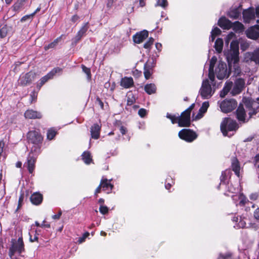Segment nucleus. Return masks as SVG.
<instances>
[{
  "label": "nucleus",
  "mask_w": 259,
  "mask_h": 259,
  "mask_svg": "<svg viewBox=\"0 0 259 259\" xmlns=\"http://www.w3.org/2000/svg\"><path fill=\"white\" fill-rule=\"evenodd\" d=\"M166 117L171 120L172 123H178V116L175 115H171L168 113L166 115Z\"/></svg>",
  "instance_id": "obj_39"
},
{
  "label": "nucleus",
  "mask_w": 259,
  "mask_h": 259,
  "mask_svg": "<svg viewBox=\"0 0 259 259\" xmlns=\"http://www.w3.org/2000/svg\"><path fill=\"white\" fill-rule=\"evenodd\" d=\"M101 186L100 185L95 190V194H97L100 192Z\"/></svg>",
  "instance_id": "obj_59"
},
{
  "label": "nucleus",
  "mask_w": 259,
  "mask_h": 259,
  "mask_svg": "<svg viewBox=\"0 0 259 259\" xmlns=\"http://www.w3.org/2000/svg\"><path fill=\"white\" fill-rule=\"evenodd\" d=\"M168 5L167 0H157L156 6H160L163 8H165Z\"/></svg>",
  "instance_id": "obj_37"
},
{
  "label": "nucleus",
  "mask_w": 259,
  "mask_h": 259,
  "mask_svg": "<svg viewBox=\"0 0 259 259\" xmlns=\"http://www.w3.org/2000/svg\"><path fill=\"white\" fill-rule=\"evenodd\" d=\"M8 28L7 26H3L0 29V36L1 38L5 37L8 33Z\"/></svg>",
  "instance_id": "obj_36"
},
{
  "label": "nucleus",
  "mask_w": 259,
  "mask_h": 259,
  "mask_svg": "<svg viewBox=\"0 0 259 259\" xmlns=\"http://www.w3.org/2000/svg\"><path fill=\"white\" fill-rule=\"evenodd\" d=\"M238 128L236 121L230 118H225L221 124V131L225 136H227L228 131H236Z\"/></svg>",
  "instance_id": "obj_4"
},
{
  "label": "nucleus",
  "mask_w": 259,
  "mask_h": 259,
  "mask_svg": "<svg viewBox=\"0 0 259 259\" xmlns=\"http://www.w3.org/2000/svg\"><path fill=\"white\" fill-rule=\"evenodd\" d=\"M191 124L190 114L183 111L178 116V125L180 127H188Z\"/></svg>",
  "instance_id": "obj_12"
},
{
  "label": "nucleus",
  "mask_w": 259,
  "mask_h": 259,
  "mask_svg": "<svg viewBox=\"0 0 259 259\" xmlns=\"http://www.w3.org/2000/svg\"><path fill=\"white\" fill-rule=\"evenodd\" d=\"M155 47L157 50H160L161 48V45L159 43H156L155 44Z\"/></svg>",
  "instance_id": "obj_61"
},
{
  "label": "nucleus",
  "mask_w": 259,
  "mask_h": 259,
  "mask_svg": "<svg viewBox=\"0 0 259 259\" xmlns=\"http://www.w3.org/2000/svg\"><path fill=\"white\" fill-rule=\"evenodd\" d=\"M215 73L219 79H223L229 76L226 64L221 61L219 63L218 67L215 69Z\"/></svg>",
  "instance_id": "obj_9"
},
{
  "label": "nucleus",
  "mask_w": 259,
  "mask_h": 259,
  "mask_svg": "<svg viewBox=\"0 0 259 259\" xmlns=\"http://www.w3.org/2000/svg\"><path fill=\"white\" fill-rule=\"evenodd\" d=\"M245 85V80L241 78H238L235 81L234 87L231 91L233 95H236L240 94Z\"/></svg>",
  "instance_id": "obj_14"
},
{
  "label": "nucleus",
  "mask_w": 259,
  "mask_h": 259,
  "mask_svg": "<svg viewBox=\"0 0 259 259\" xmlns=\"http://www.w3.org/2000/svg\"><path fill=\"white\" fill-rule=\"evenodd\" d=\"M89 28L88 23H84L80 29L78 31L76 35L72 39L73 44H76L85 34Z\"/></svg>",
  "instance_id": "obj_17"
},
{
  "label": "nucleus",
  "mask_w": 259,
  "mask_h": 259,
  "mask_svg": "<svg viewBox=\"0 0 259 259\" xmlns=\"http://www.w3.org/2000/svg\"><path fill=\"white\" fill-rule=\"evenodd\" d=\"M83 71L87 75L88 78L90 79L91 77V70L89 68L86 67L84 65H82Z\"/></svg>",
  "instance_id": "obj_41"
},
{
  "label": "nucleus",
  "mask_w": 259,
  "mask_h": 259,
  "mask_svg": "<svg viewBox=\"0 0 259 259\" xmlns=\"http://www.w3.org/2000/svg\"><path fill=\"white\" fill-rule=\"evenodd\" d=\"M23 199H24V195L23 194H21L19 198L18 204V207L16 209V211H18V209L21 207Z\"/></svg>",
  "instance_id": "obj_43"
},
{
  "label": "nucleus",
  "mask_w": 259,
  "mask_h": 259,
  "mask_svg": "<svg viewBox=\"0 0 259 259\" xmlns=\"http://www.w3.org/2000/svg\"><path fill=\"white\" fill-rule=\"evenodd\" d=\"M240 10L239 8L234 9L229 13V16L231 18L237 19L240 15Z\"/></svg>",
  "instance_id": "obj_33"
},
{
  "label": "nucleus",
  "mask_w": 259,
  "mask_h": 259,
  "mask_svg": "<svg viewBox=\"0 0 259 259\" xmlns=\"http://www.w3.org/2000/svg\"><path fill=\"white\" fill-rule=\"evenodd\" d=\"M101 127L97 123L94 124L91 127V137L94 139H98L100 137Z\"/></svg>",
  "instance_id": "obj_22"
},
{
  "label": "nucleus",
  "mask_w": 259,
  "mask_h": 259,
  "mask_svg": "<svg viewBox=\"0 0 259 259\" xmlns=\"http://www.w3.org/2000/svg\"><path fill=\"white\" fill-rule=\"evenodd\" d=\"M30 199L32 203L38 205L42 200V196L39 193H34L31 196Z\"/></svg>",
  "instance_id": "obj_25"
},
{
  "label": "nucleus",
  "mask_w": 259,
  "mask_h": 259,
  "mask_svg": "<svg viewBox=\"0 0 259 259\" xmlns=\"http://www.w3.org/2000/svg\"><path fill=\"white\" fill-rule=\"evenodd\" d=\"M225 55L227 60L229 68L231 70L234 69L236 73H239L240 69L238 66L239 60V46L235 42H232L230 45V49L225 51Z\"/></svg>",
  "instance_id": "obj_2"
},
{
  "label": "nucleus",
  "mask_w": 259,
  "mask_h": 259,
  "mask_svg": "<svg viewBox=\"0 0 259 259\" xmlns=\"http://www.w3.org/2000/svg\"><path fill=\"white\" fill-rule=\"evenodd\" d=\"M38 239V237L37 236H35L33 239H32L31 237L30 238V240L31 242H34L35 241H37Z\"/></svg>",
  "instance_id": "obj_63"
},
{
  "label": "nucleus",
  "mask_w": 259,
  "mask_h": 259,
  "mask_svg": "<svg viewBox=\"0 0 259 259\" xmlns=\"http://www.w3.org/2000/svg\"><path fill=\"white\" fill-rule=\"evenodd\" d=\"M246 35L248 38L256 39L259 38V25H255L251 27L246 31Z\"/></svg>",
  "instance_id": "obj_16"
},
{
  "label": "nucleus",
  "mask_w": 259,
  "mask_h": 259,
  "mask_svg": "<svg viewBox=\"0 0 259 259\" xmlns=\"http://www.w3.org/2000/svg\"><path fill=\"white\" fill-rule=\"evenodd\" d=\"M89 235V233H88V232H87L85 234H84L83 237L82 238L80 239V240H79L80 242H82L84 240V239L86 237H87Z\"/></svg>",
  "instance_id": "obj_55"
},
{
  "label": "nucleus",
  "mask_w": 259,
  "mask_h": 259,
  "mask_svg": "<svg viewBox=\"0 0 259 259\" xmlns=\"http://www.w3.org/2000/svg\"><path fill=\"white\" fill-rule=\"evenodd\" d=\"M32 18H33V16L31 14L30 15H25L24 17H23L21 18V22H25L27 20H31L32 19Z\"/></svg>",
  "instance_id": "obj_46"
},
{
  "label": "nucleus",
  "mask_w": 259,
  "mask_h": 259,
  "mask_svg": "<svg viewBox=\"0 0 259 259\" xmlns=\"http://www.w3.org/2000/svg\"><path fill=\"white\" fill-rule=\"evenodd\" d=\"M235 28H236L238 30H242L243 29V25L241 23L237 21L235 22L234 24Z\"/></svg>",
  "instance_id": "obj_44"
},
{
  "label": "nucleus",
  "mask_w": 259,
  "mask_h": 259,
  "mask_svg": "<svg viewBox=\"0 0 259 259\" xmlns=\"http://www.w3.org/2000/svg\"><path fill=\"white\" fill-rule=\"evenodd\" d=\"M21 166H22V163H21V162L18 161V162H17V163H16V166H17V167L20 168V167H21Z\"/></svg>",
  "instance_id": "obj_64"
},
{
  "label": "nucleus",
  "mask_w": 259,
  "mask_h": 259,
  "mask_svg": "<svg viewBox=\"0 0 259 259\" xmlns=\"http://www.w3.org/2000/svg\"><path fill=\"white\" fill-rule=\"evenodd\" d=\"M35 161L36 158L33 156H32L31 153H30L27 157V166L29 172L31 174L33 171Z\"/></svg>",
  "instance_id": "obj_21"
},
{
  "label": "nucleus",
  "mask_w": 259,
  "mask_h": 259,
  "mask_svg": "<svg viewBox=\"0 0 259 259\" xmlns=\"http://www.w3.org/2000/svg\"><path fill=\"white\" fill-rule=\"evenodd\" d=\"M56 135V132L52 129L49 130L47 133V138L49 140H52Z\"/></svg>",
  "instance_id": "obj_38"
},
{
  "label": "nucleus",
  "mask_w": 259,
  "mask_h": 259,
  "mask_svg": "<svg viewBox=\"0 0 259 259\" xmlns=\"http://www.w3.org/2000/svg\"><path fill=\"white\" fill-rule=\"evenodd\" d=\"M62 36V35L59 36V37L55 39L53 42L50 43L48 46H45V49L46 50H47L49 49L55 48V47L56 46L58 43L61 40Z\"/></svg>",
  "instance_id": "obj_34"
},
{
  "label": "nucleus",
  "mask_w": 259,
  "mask_h": 259,
  "mask_svg": "<svg viewBox=\"0 0 259 259\" xmlns=\"http://www.w3.org/2000/svg\"><path fill=\"white\" fill-rule=\"evenodd\" d=\"M217 61V58L216 57L213 56L211 58L210 61V64L209 67V73H208V78L211 80L214 78V73L213 71V69L214 67V65L216 63Z\"/></svg>",
  "instance_id": "obj_23"
},
{
  "label": "nucleus",
  "mask_w": 259,
  "mask_h": 259,
  "mask_svg": "<svg viewBox=\"0 0 259 259\" xmlns=\"http://www.w3.org/2000/svg\"><path fill=\"white\" fill-rule=\"evenodd\" d=\"M179 137L188 142H191L197 138L195 132L190 129H183L179 133Z\"/></svg>",
  "instance_id": "obj_10"
},
{
  "label": "nucleus",
  "mask_w": 259,
  "mask_h": 259,
  "mask_svg": "<svg viewBox=\"0 0 259 259\" xmlns=\"http://www.w3.org/2000/svg\"><path fill=\"white\" fill-rule=\"evenodd\" d=\"M146 110L143 108L139 109L138 111V114L141 117H144L146 115Z\"/></svg>",
  "instance_id": "obj_47"
},
{
  "label": "nucleus",
  "mask_w": 259,
  "mask_h": 259,
  "mask_svg": "<svg viewBox=\"0 0 259 259\" xmlns=\"http://www.w3.org/2000/svg\"><path fill=\"white\" fill-rule=\"evenodd\" d=\"M24 250L22 238L19 237L17 241L12 242V246L9 249V255L11 259H16L14 256L15 253L18 252L20 254Z\"/></svg>",
  "instance_id": "obj_5"
},
{
  "label": "nucleus",
  "mask_w": 259,
  "mask_h": 259,
  "mask_svg": "<svg viewBox=\"0 0 259 259\" xmlns=\"http://www.w3.org/2000/svg\"><path fill=\"white\" fill-rule=\"evenodd\" d=\"M46 221H44L41 224V227L50 228V225L49 224H45Z\"/></svg>",
  "instance_id": "obj_53"
},
{
  "label": "nucleus",
  "mask_w": 259,
  "mask_h": 259,
  "mask_svg": "<svg viewBox=\"0 0 259 259\" xmlns=\"http://www.w3.org/2000/svg\"><path fill=\"white\" fill-rule=\"evenodd\" d=\"M254 217L255 219L259 220V208H257L254 212Z\"/></svg>",
  "instance_id": "obj_51"
},
{
  "label": "nucleus",
  "mask_w": 259,
  "mask_h": 259,
  "mask_svg": "<svg viewBox=\"0 0 259 259\" xmlns=\"http://www.w3.org/2000/svg\"><path fill=\"white\" fill-rule=\"evenodd\" d=\"M232 170L234 171L235 174L238 176H239L240 167L239 161L238 160L234 158L232 162Z\"/></svg>",
  "instance_id": "obj_28"
},
{
  "label": "nucleus",
  "mask_w": 259,
  "mask_h": 259,
  "mask_svg": "<svg viewBox=\"0 0 259 259\" xmlns=\"http://www.w3.org/2000/svg\"><path fill=\"white\" fill-rule=\"evenodd\" d=\"M154 42V39L152 37L149 38L148 40L144 45V48L147 49L150 48V47Z\"/></svg>",
  "instance_id": "obj_40"
},
{
  "label": "nucleus",
  "mask_w": 259,
  "mask_h": 259,
  "mask_svg": "<svg viewBox=\"0 0 259 259\" xmlns=\"http://www.w3.org/2000/svg\"><path fill=\"white\" fill-rule=\"evenodd\" d=\"M28 142L34 145H38L42 142L43 138L38 132L35 131H30L27 134Z\"/></svg>",
  "instance_id": "obj_11"
},
{
  "label": "nucleus",
  "mask_w": 259,
  "mask_h": 259,
  "mask_svg": "<svg viewBox=\"0 0 259 259\" xmlns=\"http://www.w3.org/2000/svg\"><path fill=\"white\" fill-rule=\"evenodd\" d=\"M120 131L122 135H124L126 133V129L123 126L120 128Z\"/></svg>",
  "instance_id": "obj_57"
},
{
  "label": "nucleus",
  "mask_w": 259,
  "mask_h": 259,
  "mask_svg": "<svg viewBox=\"0 0 259 259\" xmlns=\"http://www.w3.org/2000/svg\"><path fill=\"white\" fill-rule=\"evenodd\" d=\"M61 69L60 68H54L52 71L48 73L46 75L41 77L40 79V82L37 84V88L39 89L49 79H52L53 76L58 72L61 71Z\"/></svg>",
  "instance_id": "obj_13"
},
{
  "label": "nucleus",
  "mask_w": 259,
  "mask_h": 259,
  "mask_svg": "<svg viewBox=\"0 0 259 259\" xmlns=\"http://www.w3.org/2000/svg\"><path fill=\"white\" fill-rule=\"evenodd\" d=\"M148 36V32L147 30H143L137 33L133 36V40L136 44H140Z\"/></svg>",
  "instance_id": "obj_18"
},
{
  "label": "nucleus",
  "mask_w": 259,
  "mask_h": 259,
  "mask_svg": "<svg viewBox=\"0 0 259 259\" xmlns=\"http://www.w3.org/2000/svg\"><path fill=\"white\" fill-rule=\"evenodd\" d=\"M195 104H192L188 108L185 110V112H187L191 114V111L194 108Z\"/></svg>",
  "instance_id": "obj_50"
},
{
  "label": "nucleus",
  "mask_w": 259,
  "mask_h": 259,
  "mask_svg": "<svg viewBox=\"0 0 259 259\" xmlns=\"http://www.w3.org/2000/svg\"><path fill=\"white\" fill-rule=\"evenodd\" d=\"M24 116L28 119H40L42 117L41 114L32 109H29L25 111Z\"/></svg>",
  "instance_id": "obj_20"
},
{
  "label": "nucleus",
  "mask_w": 259,
  "mask_h": 259,
  "mask_svg": "<svg viewBox=\"0 0 259 259\" xmlns=\"http://www.w3.org/2000/svg\"><path fill=\"white\" fill-rule=\"evenodd\" d=\"M140 5L142 7L145 6V0H140Z\"/></svg>",
  "instance_id": "obj_60"
},
{
  "label": "nucleus",
  "mask_w": 259,
  "mask_h": 259,
  "mask_svg": "<svg viewBox=\"0 0 259 259\" xmlns=\"http://www.w3.org/2000/svg\"><path fill=\"white\" fill-rule=\"evenodd\" d=\"M243 17L245 22L249 23L251 20L254 19L255 12L253 8L245 10L243 12Z\"/></svg>",
  "instance_id": "obj_19"
},
{
  "label": "nucleus",
  "mask_w": 259,
  "mask_h": 259,
  "mask_svg": "<svg viewBox=\"0 0 259 259\" xmlns=\"http://www.w3.org/2000/svg\"><path fill=\"white\" fill-rule=\"evenodd\" d=\"M209 103L208 102H204L203 103L202 106L199 109V113L196 116V119L201 118L203 116V114L206 112Z\"/></svg>",
  "instance_id": "obj_27"
},
{
  "label": "nucleus",
  "mask_w": 259,
  "mask_h": 259,
  "mask_svg": "<svg viewBox=\"0 0 259 259\" xmlns=\"http://www.w3.org/2000/svg\"><path fill=\"white\" fill-rule=\"evenodd\" d=\"M135 102V99L132 96L131 98L130 96H128L127 99V104L128 105H132Z\"/></svg>",
  "instance_id": "obj_48"
},
{
  "label": "nucleus",
  "mask_w": 259,
  "mask_h": 259,
  "mask_svg": "<svg viewBox=\"0 0 259 259\" xmlns=\"http://www.w3.org/2000/svg\"><path fill=\"white\" fill-rule=\"evenodd\" d=\"M243 101L244 104H239L236 112L238 120L245 122L246 112H248L249 118H250L259 111V102L251 98H244Z\"/></svg>",
  "instance_id": "obj_1"
},
{
  "label": "nucleus",
  "mask_w": 259,
  "mask_h": 259,
  "mask_svg": "<svg viewBox=\"0 0 259 259\" xmlns=\"http://www.w3.org/2000/svg\"><path fill=\"white\" fill-rule=\"evenodd\" d=\"M35 73L30 71L25 74H21L18 80V84L22 86H26L31 83L35 77Z\"/></svg>",
  "instance_id": "obj_8"
},
{
  "label": "nucleus",
  "mask_w": 259,
  "mask_h": 259,
  "mask_svg": "<svg viewBox=\"0 0 259 259\" xmlns=\"http://www.w3.org/2000/svg\"><path fill=\"white\" fill-rule=\"evenodd\" d=\"M62 214V211H60L57 214H55L52 216V218L54 219H59Z\"/></svg>",
  "instance_id": "obj_52"
},
{
  "label": "nucleus",
  "mask_w": 259,
  "mask_h": 259,
  "mask_svg": "<svg viewBox=\"0 0 259 259\" xmlns=\"http://www.w3.org/2000/svg\"><path fill=\"white\" fill-rule=\"evenodd\" d=\"M232 24L231 22L225 17L220 18L218 21V25L224 29H229L231 27Z\"/></svg>",
  "instance_id": "obj_24"
},
{
  "label": "nucleus",
  "mask_w": 259,
  "mask_h": 259,
  "mask_svg": "<svg viewBox=\"0 0 259 259\" xmlns=\"http://www.w3.org/2000/svg\"><path fill=\"white\" fill-rule=\"evenodd\" d=\"M255 14L259 18V6L257 7L255 9Z\"/></svg>",
  "instance_id": "obj_62"
},
{
  "label": "nucleus",
  "mask_w": 259,
  "mask_h": 259,
  "mask_svg": "<svg viewBox=\"0 0 259 259\" xmlns=\"http://www.w3.org/2000/svg\"><path fill=\"white\" fill-rule=\"evenodd\" d=\"M145 92L149 95L156 93V87L154 83H149L145 85L144 87Z\"/></svg>",
  "instance_id": "obj_29"
},
{
  "label": "nucleus",
  "mask_w": 259,
  "mask_h": 259,
  "mask_svg": "<svg viewBox=\"0 0 259 259\" xmlns=\"http://www.w3.org/2000/svg\"><path fill=\"white\" fill-rule=\"evenodd\" d=\"M154 60L152 59V61L148 60L144 65V75L146 79H148L153 73V68L154 67Z\"/></svg>",
  "instance_id": "obj_15"
},
{
  "label": "nucleus",
  "mask_w": 259,
  "mask_h": 259,
  "mask_svg": "<svg viewBox=\"0 0 259 259\" xmlns=\"http://www.w3.org/2000/svg\"><path fill=\"white\" fill-rule=\"evenodd\" d=\"M243 61L247 63L254 62L255 64H259V49L244 53Z\"/></svg>",
  "instance_id": "obj_7"
},
{
  "label": "nucleus",
  "mask_w": 259,
  "mask_h": 259,
  "mask_svg": "<svg viewBox=\"0 0 259 259\" xmlns=\"http://www.w3.org/2000/svg\"><path fill=\"white\" fill-rule=\"evenodd\" d=\"M100 185L103 189H107L109 187H111V189H112L113 187V186L110 183L108 182L107 179L102 180L100 183Z\"/></svg>",
  "instance_id": "obj_35"
},
{
  "label": "nucleus",
  "mask_w": 259,
  "mask_h": 259,
  "mask_svg": "<svg viewBox=\"0 0 259 259\" xmlns=\"http://www.w3.org/2000/svg\"><path fill=\"white\" fill-rule=\"evenodd\" d=\"M233 83L232 82H226L225 87L221 92L220 96L221 97H225L228 93L231 90L232 87Z\"/></svg>",
  "instance_id": "obj_30"
},
{
  "label": "nucleus",
  "mask_w": 259,
  "mask_h": 259,
  "mask_svg": "<svg viewBox=\"0 0 259 259\" xmlns=\"http://www.w3.org/2000/svg\"><path fill=\"white\" fill-rule=\"evenodd\" d=\"M30 97L31 98V102L33 101H35L37 98V94L35 92H33L30 94Z\"/></svg>",
  "instance_id": "obj_49"
},
{
  "label": "nucleus",
  "mask_w": 259,
  "mask_h": 259,
  "mask_svg": "<svg viewBox=\"0 0 259 259\" xmlns=\"http://www.w3.org/2000/svg\"><path fill=\"white\" fill-rule=\"evenodd\" d=\"M223 47V40L221 38H218L214 44V48L216 51L219 53H221L222 51Z\"/></svg>",
  "instance_id": "obj_31"
},
{
  "label": "nucleus",
  "mask_w": 259,
  "mask_h": 259,
  "mask_svg": "<svg viewBox=\"0 0 259 259\" xmlns=\"http://www.w3.org/2000/svg\"><path fill=\"white\" fill-rule=\"evenodd\" d=\"M134 84L133 79L132 77H125L122 78L120 85L124 88H130Z\"/></svg>",
  "instance_id": "obj_26"
},
{
  "label": "nucleus",
  "mask_w": 259,
  "mask_h": 259,
  "mask_svg": "<svg viewBox=\"0 0 259 259\" xmlns=\"http://www.w3.org/2000/svg\"><path fill=\"white\" fill-rule=\"evenodd\" d=\"M82 159L87 164L91 163L92 161L91 153L88 151H85L82 153Z\"/></svg>",
  "instance_id": "obj_32"
},
{
  "label": "nucleus",
  "mask_w": 259,
  "mask_h": 259,
  "mask_svg": "<svg viewBox=\"0 0 259 259\" xmlns=\"http://www.w3.org/2000/svg\"><path fill=\"white\" fill-rule=\"evenodd\" d=\"M100 212L103 214H105L108 212V208L106 206L101 205L99 208Z\"/></svg>",
  "instance_id": "obj_42"
},
{
  "label": "nucleus",
  "mask_w": 259,
  "mask_h": 259,
  "mask_svg": "<svg viewBox=\"0 0 259 259\" xmlns=\"http://www.w3.org/2000/svg\"><path fill=\"white\" fill-rule=\"evenodd\" d=\"M257 198V195L256 194H252L250 196V198L252 200H256Z\"/></svg>",
  "instance_id": "obj_56"
},
{
  "label": "nucleus",
  "mask_w": 259,
  "mask_h": 259,
  "mask_svg": "<svg viewBox=\"0 0 259 259\" xmlns=\"http://www.w3.org/2000/svg\"><path fill=\"white\" fill-rule=\"evenodd\" d=\"M221 111L224 113H229L233 110L237 106V103L234 99H226L218 102Z\"/></svg>",
  "instance_id": "obj_6"
},
{
  "label": "nucleus",
  "mask_w": 259,
  "mask_h": 259,
  "mask_svg": "<svg viewBox=\"0 0 259 259\" xmlns=\"http://www.w3.org/2000/svg\"><path fill=\"white\" fill-rule=\"evenodd\" d=\"M79 19V17L77 15H74L71 18V21L73 22H75Z\"/></svg>",
  "instance_id": "obj_54"
},
{
  "label": "nucleus",
  "mask_w": 259,
  "mask_h": 259,
  "mask_svg": "<svg viewBox=\"0 0 259 259\" xmlns=\"http://www.w3.org/2000/svg\"><path fill=\"white\" fill-rule=\"evenodd\" d=\"M97 101L98 102L99 104L100 105V106H101V107L102 108H103V106H104V104L101 101V100L99 99V98H97Z\"/></svg>",
  "instance_id": "obj_58"
},
{
  "label": "nucleus",
  "mask_w": 259,
  "mask_h": 259,
  "mask_svg": "<svg viewBox=\"0 0 259 259\" xmlns=\"http://www.w3.org/2000/svg\"><path fill=\"white\" fill-rule=\"evenodd\" d=\"M221 31L219 28L215 27L212 30L211 33L212 35L214 34V35L217 36V35H219L221 33Z\"/></svg>",
  "instance_id": "obj_45"
},
{
  "label": "nucleus",
  "mask_w": 259,
  "mask_h": 259,
  "mask_svg": "<svg viewBox=\"0 0 259 259\" xmlns=\"http://www.w3.org/2000/svg\"><path fill=\"white\" fill-rule=\"evenodd\" d=\"M217 88L214 76L213 79H205L202 81L199 90L200 95L203 99H209L213 95Z\"/></svg>",
  "instance_id": "obj_3"
}]
</instances>
